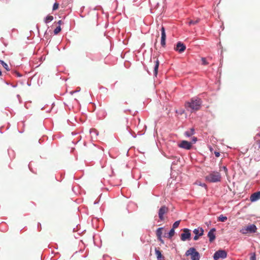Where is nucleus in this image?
I'll return each mask as SVG.
<instances>
[{
  "label": "nucleus",
  "instance_id": "1",
  "mask_svg": "<svg viewBox=\"0 0 260 260\" xmlns=\"http://www.w3.org/2000/svg\"><path fill=\"white\" fill-rule=\"evenodd\" d=\"M202 104V101L201 99L198 98H193L190 101L186 102L184 104V107L186 110L193 113L199 111Z\"/></svg>",
  "mask_w": 260,
  "mask_h": 260
},
{
  "label": "nucleus",
  "instance_id": "2",
  "mask_svg": "<svg viewBox=\"0 0 260 260\" xmlns=\"http://www.w3.org/2000/svg\"><path fill=\"white\" fill-rule=\"evenodd\" d=\"M221 176L218 172H211L205 177V180L211 183L218 182L221 181Z\"/></svg>",
  "mask_w": 260,
  "mask_h": 260
},
{
  "label": "nucleus",
  "instance_id": "3",
  "mask_svg": "<svg viewBox=\"0 0 260 260\" xmlns=\"http://www.w3.org/2000/svg\"><path fill=\"white\" fill-rule=\"evenodd\" d=\"M257 228L256 226L253 224H250L243 227L240 230V232L244 235L248 234L254 233L256 232Z\"/></svg>",
  "mask_w": 260,
  "mask_h": 260
},
{
  "label": "nucleus",
  "instance_id": "4",
  "mask_svg": "<svg viewBox=\"0 0 260 260\" xmlns=\"http://www.w3.org/2000/svg\"><path fill=\"white\" fill-rule=\"evenodd\" d=\"M186 256H190L191 260H200V254L196 249L191 247L189 248L185 252Z\"/></svg>",
  "mask_w": 260,
  "mask_h": 260
},
{
  "label": "nucleus",
  "instance_id": "5",
  "mask_svg": "<svg viewBox=\"0 0 260 260\" xmlns=\"http://www.w3.org/2000/svg\"><path fill=\"white\" fill-rule=\"evenodd\" d=\"M227 256V253L225 250H219L217 251L213 256L214 260H218L219 258L223 259Z\"/></svg>",
  "mask_w": 260,
  "mask_h": 260
},
{
  "label": "nucleus",
  "instance_id": "6",
  "mask_svg": "<svg viewBox=\"0 0 260 260\" xmlns=\"http://www.w3.org/2000/svg\"><path fill=\"white\" fill-rule=\"evenodd\" d=\"M183 232V233L181 234V240L183 241L189 240L191 237L190 230L188 229H184Z\"/></svg>",
  "mask_w": 260,
  "mask_h": 260
},
{
  "label": "nucleus",
  "instance_id": "7",
  "mask_svg": "<svg viewBox=\"0 0 260 260\" xmlns=\"http://www.w3.org/2000/svg\"><path fill=\"white\" fill-rule=\"evenodd\" d=\"M192 144V143L183 140L178 144V146L186 150H189L191 148Z\"/></svg>",
  "mask_w": 260,
  "mask_h": 260
},
{
  "label": "nucleus",
  "instance_id": "8",
  "mask_svg": "<svg viewBox=\"0 0 260 260\" xmlns=\"http://www.w3.org/2000/svg\"><path fill=\"white\" fill-rule=\"evenodd\" d=\"M160 30H161L160 44L162 47H165L166 46V32H165V27L163 26H161Z\"/></svg>",
  "mask_w": 260,
  "mask_h": 260
},
{
  "label": "nucleus",
  "instance_id": "9",
  "mask_svg": "<svg viewBox=\"0 0 260 260\" xmlns=\"http://www.w3.org/2000/svg\"><path fill=\"white\" fill-rule=\"evenodd\" d=\"M186 46L181 42L177 43L176 46L174 47V50L179 53H182L185 51Z\"/></svg>",
  "mask_w": 260,
  "mask_h": 260
},
{
  "label": "nucleus",
  "instance_id": "10",
  "mask_svg": "<svg viewBox=\"0 0 260 260\" xmlns=\"http://www.w3.org/2000/svg\"><path fill=\"white\" fill-rule=\"evenodd\" d=\"M260 199V191L252 193L250 198L251 202H255Z\"/></svg>",
  "mask_w": 260,
  "mask_h": 260
},
{
  "label": "nucleus",
  "instance_id": "11",
  "mask_svg": "<svg viewBox=\"0 0 260 260\" xmlns=\"http://www.w3.org/2000/svg\"><path fill=\"white\" fill-rule=\"evenodd\" d=\"M216 231V230L215 228H213L208 232V237L209 238L210 242H212L215 239V236L214 234L215 232Z\"/></svg>",
  "mask_w": 260,
  "mask_h": 260
},
{
  "label": "nucleus",
  "instance_id": "12",
  "mask_svg": "<svg viewBox=\"0 0 260 260\" xmlns=\"http://www.w3.org/2000/svg\"><path fill=\"white\" fill-rule=\"evenodd\" d=\"M155 253L158 260H164V256L161 254V251L157 248L155 249Z\"/></svg>",
  "mask_w": 260,
  "mask_h": 260
},
{
  "label": "nucleus",
  "instance_id": "13",
  "mask_svg": "<svg viewBox=\"0 0 260 260\" xmlns=\"http://www.w3.org/2000/svg\"><path fill=\"white\" fill-rule=\"evenodd\" d=\"M193 233L196 235L202 236L204 234V230L202 228L195 229Z\"/></svg>",
  "mask_w": 260,
  "mask_h": 260
},
{
  "label": "nucleus",
  "instance_id": "14",
  "mask_svg": "<svg viewBox=\"0 0 260 260\" xmlns=\"http://www.w3.org/2000/svg\"><path fill=\"white\" fill-rule=\"evenodd\" d=\"M159 64V60H158V59H156V60L155 61V66H154V70H153L154 75H155V76H156L157 73H158V69Z\"/></svg>",
  "mask_w": 260,
  "mask_h": 260
},
{
  "label": "nucleus",
  "instance_id": "15",
  "mask_svg": "<svg viewBox=\"0 0 260 260\" xmlns=\"http://www.w3.org/2000/svg\"><path fill=\"white\" fill-rule=\"evenodd\" d=\"M194 129L191 128L189 131L185 132L184 134L186 137H190L194 134Z\"/></svg>",
  "mask_w": 260,
  "mask_h": 260
},
{
  "label": "nucleus",
  "instance_id": "16",
  "mask_svg": "<svg viewBox=\"0 0 260 260\" xmlns=\"http://www.w3.org/2000/svg\"><path fill=\"white\" fill-rule=\"evenodd\" d=\"M162 230H163L162 228H159L157 229L156 232V235L157 238H160V237H161V235L162 234Z\"/></svg>",
  "mask_w": 260,
  "mask_h": 260
},
{
  "label": "nucleus",
  "instance_id": "17",
  "mask_svg": "<svg viewBox=\"0 0 260 260\" xmlns=\"http://www.w3.org/2000/svg\"><path fill=\"white\" fill-rule=\"evenodd\" d=\"M53 20V17L51 15H48L46 17V18L45 19V22L46 23H48L49 22L52 21Z\"/></svg>",
  "mask_w": 260,
  "mask_h": 260
},
{
  "label": "nucleus",
  "instance_id": "18",
  "mask_svg": "<svg viewBox=\"0 0 260 260\" xmlns=\"http://www.w3.org/2000/svg\"><path fill=\"white\" fill-rule=\"evenodd\" d=\"M174 234H175V230L174 229L172 228V229H171V230L170 231V232L168 234V238L169 239L171 238L174 235Z\"/></svg>",
  "mask_w": 260,
  "mask_h": 260
},
{
  "label": "nucleus",
  "instance_id": "19",
  "mask_svg": "<svg viewBox=\"0 0 260 260\" xmlns=\"http://www.w3.org/2000/svg\"><path fill=\"white\" fill-rule=\"evenodd\" d=\"M0 62L2 64V66H3V67L7 70V71H9L10 69L8 67V64L5 63L4 61L3 60H0Z\"/></svg>",
  "mask_w": 260,
  "mask_h": 260
},
{
  "label": "nucleus",
  "instance_id": "20",
  "mask_svg": "<svg viewBox=\"0 0 260 260\" xmlns=\"http://www.w3.org/2000/svg\"><path fill=\"white\" fill-rule=\"evenodd\" d=\"M200 21V19L198 18L196 20H191L190 21H189V22H188L189 23V25H194V24H196L197 23H198Z\"/></svg>",
  "mask_w": 260,
  "mask_h": 260
},
{
  "label": "nucleus",
  "instance_id": "21",
  "mask_svg": "<svg viewBox=\"0 0 260 260\" xmlns=\"http://www.w3.org/2000/svg\"><path fill=\"white\" fill-rule=\"evenodd\" d=\"M227 219V217L226 216H223L222 215H221L218 217L219 221H220L221 222H224Z\"/></svg>",
  "mask_w": 260,
  "mask_h": 260
},
{
  "label": "nucleus",
  "instance_id": "22",
  "mask_svg": "<svg viewBox=\"0 0 260 260\" xmlns=\"http://www.w3.org/2000/svg\"><path fill=\"white\" fill-rule=\"evenodd\" d=\"M61 31V27L60 26H58L54 30V33L55 35L58 34L60 31Z\"/></svg>",
  "mask_w": 260,
  "mask_h": 260
},
{
  "label": "nucleus",
  "instance_id": "23",
  "mask_svg": "<svg viewBox=\"0 0 260 260\" xmlns=\"http://www.w3.org/2000/svg\"><path fill=\"white\" fill-rule=\"evenodd\" d=\"M180 220L175 221L173 225V229H175L178 228L180 224Z\"/></svg>",
  "mask_w": 260,
  "mask_h": 260
},
{
  "label": "nucleus",
  "instance_id": "24",
  "mask_svg": "<svg viewBox=\"0 0 260 260\" xmlns=\"http://www.w3.org/2000/svg\"><path fill=\"white\" fill-rule=\"evenodd\" d=\"M59 8V4L57 3H55L53 6L52 10L55 11L57 10Z\"/></svg>",
  "mask_w": 260,
  "mask_h": 260
},
{
  "label": "nucleus",
  "instance_id": "25",
  "mask_svg": "<svg viewBox=\"0 0 260 260\" xmlns=\"http://www.w3.org/2000/svg\"><path fill=\"white\" fill-rule=\"evenodd\" d=\"M201 60H202V64L203 65H207L208 64V62L207 61L206 58L205 57H202L201 58Z\"/></svg>",
  "mask_w": 260,
  "mask_h": 260
},
{
  "label": "nucleus",
  "instance_id": "26",
  "mask_svg": "<svg viewBox=\"0 0 260 260\" xmlns=\"http://www.w3.org/2000/svg\"><path fill=\"white\" fill-rule=\"evenodd\" d=\"M165 212H159V217L160 220H163L164 219V214Z\"/></svg>",
  "mask_w": 260,
  "mask_h": 260
},
{
  "label": "nucleus",
  "instance_id": "27",
  "mask_svg": "<svg viewBox=\"0 0 260 260\" xmlns=\"http://www.w3.org/2000/svg\"><path fill=\"white\" fill-rule=\"evenodd\" d=\"M168 210V208L165 206L161 207L159 210V211H166Z\"/></svg>",
  "mask_w": 260,
  "mask_h": 260
},
{
  "label": "nucleus",
  "instance_id": "28",
  "mask_svg": "<svg viewBox=\"0 0 260 260\" xmlns=\"http://www.w3.org/2000/svg\"><path fill=\"white\" fill-rule=\"evenodd\" d=\"M250 260H256V255L255 253L252 254L250 257Z\"/></svg>",
  "mask_w": 260,
  "mask_h": 260
},
{
  "label": "nucleus",
  "instance_id": "29",
  "mask_svg": "<svg viewBox=\"0 0 260 260\" xmlns=\"http://www.w3.org/2000/svg\"><path fill=\"white\" fill-rule=\"evenodd\" d=\"M184 111L183 109H181L179 111H178V110L176 111V112L177 113H178V114H179L180 115H182L184 113Z\"/></svg>",
  "mask_w": 260,
  "mask_h": 260
},
{
  "label": "nucleus",
  "instance_id": "30",
  "mask_svg": "<svg viewBox=\"0 0 260 260\" xmlns=\"http://www.w3.org/2000/svg\"><path fill=\"white\" fill-rule=\"evenodd\" d=\"M255 144L258 145V148H260V140H257L255 141Z\"/></svg>",
  "mask_w": 260,
  "mask_h": 260
},
{
  "label": "nucleus",
  "instance_id": "31",
  "mask_svg": "<svg viewBox=\"0 0 260 260\" xmlns=\"http://www.w3.org/2000/svg\"><path fill=\"white\" fill-rule=\"evenodd\" d=\"M157 239L162 244L164 243V240L162 239L161 237H160V238H157Z\"/></svg>",
  "mask_w": 260,
  "mask_h": 260
},
{
  "label": "nucleus",
  "instance_id": "32",
  "mask_svg": "<svg viewBox=\"0 0 260 260\" xmlns=\"http://www.w3.org/2000/svg\"><path fill=\"white\" fill-rule=\"evenodd\" d=\"M199 236H198V235H196L193 238V240H195V241H197L199 239Z\"/></svg>",
  "mask_w": 260,
  "mask_h": 260
},
{
  "label": "nucleus",
  "instance_id": "33",
  "mask_svg": "<svg viewBox=\"0 0 260 260\" xmlns=\"http://www.w3.org/2000/svg\"><path fill=\"white\" fill-rule=\"evenodd\" d=\"M214 154L216 157H219L220 156V153L218 152H215Z\"/></svg>",
  "mask_w": 260,
  "mask_h": 260
},
{
  "label": "nucleus",
  "instance_id": "34",
  "mask_svg": "<svg viewBox=\"0 0 260 260\" xmlns=\"http://www.w3.org/2000/svg\"><path fill=\"white\" fill-rule=\"evenodd\" d=\"M197 141V138L196 137H193L192 138V142H193V143H195Z\"/></svg>",
  "mask_w": 260,
  "mask_h": 260
},
{
  "label": "nucleus",
  "instance_id": "35",
  "mask_svg": "<svg viewBox=\"0 0 260 260\" xmlns=\"http://www.w3.org/2000/svg\"><path fill=\"white\" fill-rule=\"evenodd\" d=\"M92 132L96 133V130L95 129H91L90 131V133H91Z\"/></svg>",
  "mask_w": 260,
  "mask_h": 260
},
{
  "label": "nucleus",
  "instance_id": "36",
  "mask_svg": "<svg viewBox=\"0 0 260 260\" xmlns=\"http://www.w3.org/2000/svg\"><path fill=\"white\" fill-rule=\"evenodd\" d=\"M200 185L203 187H206V185L205 183L200 184Z\"/></svg>",
  "mask_w": 260,
  "mask_h": 260
},
{
  "label": "nucleus",
  "instance_id": "37",
  "mask_svg": "<svg viewBox=\"0 0 260 260\" xmlns=\"http://www.w3.org/2000/svg\"><path fill=\"white\" fill-rule=\"evenodd\" d=\"M16 74L17 75V76L18 77H21V75L19 73L16 72Z\"/></svg>",
  "mask_w": 260,
  "mask_h": 260
},
{
  "label": "nucleus",
  "instance_id": "38",
  "mask_svg": "<svg viewBox=\"0 0 260 260\" xmlns=\"http://www.w3.org/2000/svg\"><path fill=\"white\" fill-rule=\"evenodd\" d=\"M58 23L59 25H60V24L62 23V21H61V20H59V21H58Z\"/></svg>",
  "mask_w": 260,
  "mask_h": 260
},
{
  "label": "nucleus",
  "instance_id": "39",
  "mask_svg": "<svg viewBox=\"0 0 260 260\" xmlns=\"http://www.w3.org/2000/svg\"><path fill=\"white\" fill-rule=\"evenodd\" d=\"M257 136H258L260 137V134H257Z\"/></svg>",
  "mask_w": 260,
  "mask_h": 260
},
{
  "label": "nucleus",
  "instance_id": "40",
  "mask_svg": "<svg viewBox=\"0 0 260 260\" xmlns=\"http://www.w3.org/2000/svg\"><path fill=\"white\" fill-rule=\"evenodd\" d=\"M224 170H227V169H226V167H224Z\"/></svg>",
  "mask_w": 260,
  "mask_h": 260
}]
</instances>
